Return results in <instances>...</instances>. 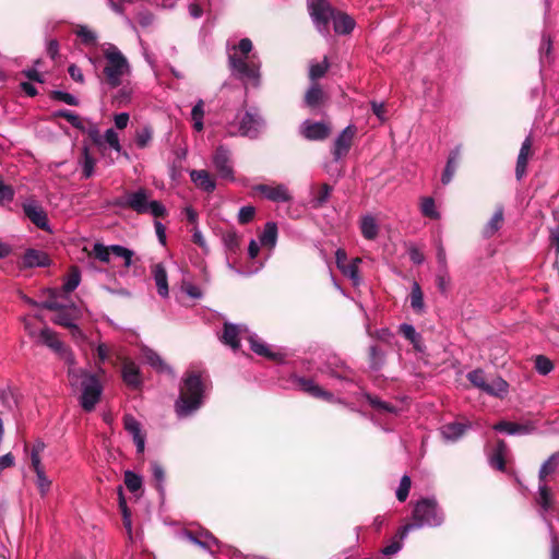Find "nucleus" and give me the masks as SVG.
Returning a JSON list of instances; mask_svg holds the SVG:
<instances>
[{"instance_id": "35", "label": "nucleus", "mask_w": 559, "mask_h": 559, "mask_svg": "<svg viewBox=\"0 0 559 559\" xmlns=\"http://www.w3.org/2000/svg\"><path fill=\"white\" fill-rule=\"evenodd\" d=\"M469 424H462V423H450L447 425H443L441 427V435L443 439L448 441H456L459 440L467 428H469Z\"/></svg>"}, {"instance_id": "11", "label": "nucleus", "mask_w": 559, "mask_h": 559, "mask_svg": "<svg viewBox=\"0 0 559 559\" xmlns=\"http://www.w3.org/2000/svg\"><path fill=\"white\" fill-rule=\"evenodd\" d=\"M289 381L294 389L307 393L312 397L322 399L329 402H332L334 400L333 393L325 391L310 378L301 377L298 374H292Z\"/></svg>"}, {"instance_id": "44", "label": "nucleus", "mask_w": 559, "mask_h": 559, "mask_svg": "<svg viewBox=\"0 0 559 559\" xmlns=\"http://www.w3.org/2000/svg\"><path fill=\"white\" fill-rule=\"evenodd\" d=\"M323 99V91L318 83H312L305 95L307 106L313 108L320 105Z\"/></svg>"}, {"instance_id": "21", "label": "nucleus", "mask_w": 559, "mask_h": 559, "mask_svg": "<svg viewBox=\"0 0 559 559\" xmlns=\"http://www.w3.org/2000/svg\"><path fill=\"white\" fill-rule=\"evenodd\" d=\"M493 429L498 432H504L511 436H524L533 432L535 427L532 424H518L501 420L493 425Z\"/></svg>"}, {"instance_id": "46", "label": "nucleus", "mask_w": 559, "mask_h": 559, "mask_svg": "<svg viewBox=\"0 0 559 559\" xmlns=\"http://www.w3.org/2000/svg\"><path fill=\"white\" fill-rule=\"evenodd\" d=\"M204 102L199 99L191 110V119L193 121V129L197 132H201L204 128Z\"/></svg>"}, {"instance_id": "25", "label": "nucleus", "mask_w": 559, "mask_h": 559, "mask_svg": "<svg viewBox=\"0 0 559 559\" xmlns=\"http://www.w3.org/2000/svg\"><path fill=\"white\" fill-rule=\"evenodd\" d=\"M243 332H248V329L245 325L225 323L221 340L224 344L230 346L233 349H237L239 347L238 337Z\"/></svg>"}, {"instance_id": "5", "label": "nucleus", "mask_w": 559, "mask_h": 559, "mask_svg": "<svg viewBox=\"0 0 559 559\" xmlns=\"http://www.w3.org/2000/svg\"><path fill=\"white\" fill-rule=\"evenodd\" d=\"M103 53L106 60L104 67L105 83L110 88L122 85L126 78L131 75V66L120 49L110 43L103 46Z\"/></svg>"}, {"instance_id": "26", "label": "nucleus", "mask_w": 559, "mask_h": 559, "mask_svg": "<svg viewBox=\"0 0 559 559\" xmlns=\"http://www.w3.org/2000/svg\"><path fill=\"white\" fill-rule=\"evenodd\" d=\"M152 275L160 297L166 298L169 295L168 276L163 263H156L152 266Z\"/></svg>"}, {"instance_id": "27", "label": "nucleus", "mask_w": 559, "mask_h": 559, "mask_svg": "<svg viewBox=\"0 0 559 559\" xmlns=\"http://www.w3.org/2000/svg\"><path fill=\"white\" fill-rule=\"evenodd\" d=\"M532 150V139L528 135L522 143L515 167V176L518 180H521L526 174V166L528 156Z\"/></svg>"}, {"instance_id": "33", "label": "nucleus", "mask_w": 559, "mask_h": 559, "mask_svg": "<svg viewBox=\"0 0 559 559\" xmlns=\"http://www.w3.org/2000/svg\"><path fill=\"white\" fill-rule=\"evenodd\" d=\"M503 213V206L500 205L496 209L493 215L483 228L484 238H491L502 227L504 221Z\"/></svg>"}, {"instance_id": "37", "label": "nucleus", "mask_w": 559, "mask_h": 559, "mask_svg": "<svg viewBox=\"0 0 559 559\" xmlns=\"http://www.w3.org/2000/svg\"><path fill=\"white\" fill-rule=\"evenodd\" d=\"M277 225L274 222H267L264 225V229L259 236V242L261 246L270 247L273 249L277 242Z\"/></svg>"}, {"instance_id": "52", "label": "nucleus", "mask_w": 559, "mask_h": 559, "mask_svg": "<svg viewBox=\"0 0 559 559\" xmlns=\"http://www.w3.org/2000/svg\"><path fill=\"white\" fill-rule=\"evenodd\" d=\"M81 282V275L80 272L74 269L72 272L68 275L66 282L63 283L61 290L64 294H70L73 290L78 288Z\"/></svg>"}, {"instance_id": "29", "label": "nucleus", "mask_w": 559, "mask_h": 559, "mask_svg": "<svg viewBox=\"0 0 559 559\" xmlns=\"http://www.w3.org/2000/svg\"><path fill=\"white\" fill-rule=\"evenodd\" d=\"M191 181L201 190L211 193L215 190L216 183L209 171L201 170H191L190 171Z\"/></svg>"}, {"instance_id": "39", "label": "nucleus", "mask_w": 559, "mask_h": 559, "mask_svg": "<svg viewBox=\"0 0 559 559\" xmlns=\"http://www.w3.org/2000/svg\"><path fill=\"white\" fill-rule=\"evenodd\" d=\"M362 396L368 401L369 405L374 411H377L379 414H384V413L397 414L399 413L397 407H395L394 405H392L388 402L380 400L378 396H374L370 393H362Z\"/></svg>"}, {"instance_id": "61", "label": "nucleus", "mask_w": 559, "mask_h": 559, "mask_svg": "<svg viewBox=\"0 0 559 559\" xmlns=\"http://www.w3.org/2000/svg\"><path fill=\"white\" fill-rule=\"evenodd\" d=\"M411 485H412L411 477L407 475H404L401 478L400 485L396 489V498L399 501L403 502L407 499L409 489H411Z\"/></svg>"}, {"instance_id": "64", "label": "nucleus", "mask_w": 559, "mask_h": 559, "mask_svg": "<svg viewBox=\"0 0 559 559\" xmlns=\"http://www.w3.org/2000/svg\"><path fill=\"white\" fill-rule=\"evenodd\" d=\"M88 128L85 127V131L88 138L93 141L95 145L98 147L103 146V135H100L99 129L96 123L87 120Z\"/></svg>"}, {"instance_id": "14", "label": "nucleus", "mask_w": 559, "mask_h": 559, "mask_svg": "<svg viewBox=\"0 0 559 559\" xmlns=\"http://www.w3.org/2000/svg\"><path fill=\"white\" fill-rule=\"evenodd\" d=\"M264 128V120L260 116L258 109L250 108L247 110L240 121V132L242 135L254 139Z\"/></svg>"}, {"instance_id": "1", "label": "nucleus", "mask_w": 559, "mask_h": 559, "mask_svg": "<svg viewBox=\"0 0 559 559\" xmlns=\"http://www.w3.org/2000/svg\"><path fill=\"white\" fill-rule=\"evenodd\" d=\"M206 385L203 372L188 370L182 378L179 396L175 402V412L178 418H187L193 415L204 403Z\"/></svg>"}, {"instance_id": "58", "label": "nucleus", "mask_w": 559, "mask_h": 559, "mask_svg": "<svg viewBox=\"0 0 559 559\" xmlns=\"http://www.w3.org/2000/svg\"><path fill=\"white\" fill-rule=\"evenodd\" d=\"M50 97L55 100L64 103L70 106H78L80 104L76 96L60 90L52 91Z\"/></svg>"}, {"instance_id": "13", "label": "nucleus", "mask_w": 559, "mask_h": 559, "mask_svg": "<svg viewBox=\"0 0 559 559\" xmlns=\"http://www.w3.org/2000/svg\"><path fill=\"white\" fill-rule=\"evenodd\" d=\"M39 338L43 344L51 348L61 358H63L69 367L75 365L73 353L64 346V344L58 338L57 334L52 330L48 328L43 329L39 333Z\"/></svg>"}, {"instance_id": "28", "label": "nucleus", "mask_w": 559, "mask_h": 559, "mask_svg": "<svg viewBox=\"0 0 559 559\" xmlns=\"http://www.w3.org/2000/svg\"><path fill=\"white\" fill-rule=\"evenodd\" d=\"M460 157H461V146L454 147L449 153L447 164H445L444 170L441 176V182L443 185H449L452 181L454 174L456 171L457 165H459Z\"/></svg>"}, {"instance_id": "4", "label": "nucleus", "mask_w": 559, "mask_h": 559, "mask_svg": "<svg viewBox=\"0 0 559 559\" xmlns=\"http://www.w3.org/2000/svg\"><path fill=\"white\" fill-rule=\"evenodd\" d=\"M412 523H407L399 528V536L405 539L409 532L423 527H439L445 521V514L436 497H425L419 499L412 512Z\"/></svg>"}, {"instance_id": "49", "label": "nucleus", "mask_w": 559, "mask_h": 559, "mask_svg": "<svg viewBox=\"0 0 559 559\" xmlns=\"http://www.w3.org/2000/svg\"><path fill=\"white\" fill-rule=\"evenodd\" d=\"M153 138V129L150 126L136 130L135 144L139 148H145L148 146Z\"/></svg>"}, {"instance_id": "6", "label": "nucleus", "mask_w": 559, "mask_h": 559, "mask_svg": "<svg viewBox=\"0 0 559 559\" xmlns=\"http://www.w3.org/2000/svg\"><path fill=\"white\" fill-rule=\"evenodd\" d=\"M115 204L130 209L138 214H150L155 218H163L168 214L166 206L160 201L151 200V192L145 188L126 193L122 198L117 199Z\"/></svg>"}, {"instance_id": "54", "label": "nucleus", "mask_w": 559, "mask_h": 559, "mask_svg": "<svg viewBox=\"0 0 559 559\" xmlns=\"http://www.w3.org/2000/svg\"><path fill=\"white\" fill-rule=\"evenodd\" d=\"M369 359L370 368L373 370H379L384 362V354L378 346L372 345L369 348Z\"/></svg>"}, {"instance_id": "53", "label": "nucleus", "mask_w": 559, "mask_h": 559, "mask_svg": "<svg viewBox=\"0 0 559 559\" xmlns=\"http://www.w3.org/2000/svg\"><path fill=\"white\" fill-rule=\"evenodd\" d=\"M110 250L112 255L124 260V266L129 267L131 265L134 254L132 250L120 245H111Z\"/></svg>"}, {"instance_id": "55", "label": "nucleus", "mask_w": 559, "mask_h": 559, "mask_svg": "<svg viewBox=\"0 0 559 559\" xmlns=\"http://www.w3.org/2000/svg\"><path fill=\"white\" fill-rule=\"evenodd\" d=\"M62 292L53 290L50 293L49 297L41 302V307L48 310H59L61 308H64L67 304L59 300L60 295Z\"/></svg>"}, {"instance_id": "60", "label": "nucleus", "mask_w": 559, "mask_h": 559, "mask_svg": "<svg viewBox=\"0 0 559 559\" xmlns=\"http://www.w3.org/2000/svg\"><path fill=\"white\" fill-rule=\"evenodd\" d=\"M36 474V486L44 497L46 496L51 487V480L46 476L45 471H38Z\"/></svg>"}, {"instance_id": "50", "label": "nucleus", "mask_w": 559, "mask_h": 559, "mask_svg": "<svg viewBox=\"0 0 559 559\" xmlns=\"http://www.w3.org/2000/svg\"><path fill=\"white\" fill-rule=\"evenodd\" d=\"M467 380L477 389L480 391L484 390L485 385L487 384V377L483 369H475L469 371L466 374Z\"/></svg>"}, {"instance_id": "22", "label": "nucleus", "mask_w": 559, "mask_h": 559, "mask_svg": "<svg viewBox=\"0 0 559 559\" xmlns=\"http://www.w3.org/2000/svg\"><path fill=\"white\" fill-rule=\"evenodd\" d=\"M79 314L80 311L75 305H66L64 308L57 310V313L52 321L58 325L70 328L73 326L75 321L79 319Z\"/></svg>"}, {"instance_id": "45", "label": "nucleus", "mask_w": 559, "mask_h": 559, "mask_svg": "<svg viewBox=\"0 0 559 559\" xmlns=\"http://www.w3.org/2000/svg\"><path fill=\"white\" fill-rule=\"evenodd\" d=\"M223 243L229 253H236L241 243L240 235L235 230H228L223 235Z\"/></svg>"}, {"instance_id": "63", "label": "nucleus", "mask_w": 559, "mask_h": 559, "mask_svg": "<svg viewBox=\"0 0 559 559\" xmlns=\"http://www.w3.org/2000/svg\"><path fill=\"white\" fill-rule=\"evenodd\" d=\"M132 96V90L128 86H122L117 94L114 96V103L118 106H126L130 103Z\"/></svg>"}, {"instance_id": "16", "label": "nucleus", "mask_w": 559, "mask_h": 559, "mask_svg": "<svg viewBox=\"0 0 559 559\" xmlns=\"http://www.w3.org/2000/svg\"><path fill=\"white\" fill-rule=\"evenodd\" d=\"M183 536L190 540L191 543L198 545L199 547L213 552V547H217L219 551H223V545L218 542L216 537H214L210 532L207 531H201V532H192V531H186L183 533Z\"/></svg>"}, {"instance_id": "40", "label": "nucleus", "mask_w": 559, "mask_h": 559, "mask_svg": "<svg viewBox=\"0 0 559 559\" xmlns=\"http://www.w3.org/2000/svg\"><path fill=\"white\" fill-rule=\"evenodd\" d=\"M409 301L412 309L420 314L425 312V302H424V294L420 288V285L417 282H414L412 285V290L409 295Z\"/></svg>"}, {"instance_id": "24", "label": "nucleus", "mask_w": 559, "mask_h": 559, "mask_svg": "<svg viewBox=\"0 0 559 559\" xmlns=\"http://www.w3.org/2000/svg\"><path fill=\"white\" fill-rule=\"evenodd\" d=\"M248 342L250 344V348L253 353L259 356L265 357L271 360H280L282 355L280 353L273 352L265 342H263L257 334H250L248 336Z\"/></svg>"}, {"instance_id": "9", "label": "nucleus", "mask_w": 559, "mask_h": 559, "mask_svg": "<svg viewBox=\"0 0 559 559\" xmlns=\"http://www.w3.org/2000/svg\"><path fill=\"white\" fill-rule=\"evenodd\" d=\"M308 10L316 28L321 34H329V24L335 13L326 0H308Z\"/></svg>"}, {"instance_id": "51", "label": "nucleus", "mask_w": 559, "mask_h": 559, "mask_svg": "<svg viewBox=\"0 0 559 559\" xmlns=\"http://www.w3.org/2000/svg\"><path fill=\"white\" fill-rule=\"evenodd\" d=\"M76 36L84 45H95L97 35L85 25H79L75 29Z\"/></svg>"}, {"instance_id": "41", "label": "nucleus", "mask_w": 559, "mask_h": 559, "mask_svg": "<svg viewBox=\"0 0 559 559\" xmlns=\"http://www.w3.org/2000/svg\"><path fill=\"white\" fill-rule=\"evenodd\" d=\"M360 230L366 239L373 240L379 231L376 218L371 215L364 216L360 222Z\"/></svg>"}, {"instance_id": "15", "label": "nucleus", "mask_w": 559, "mask_h": 559, "mask_svg": "<svg viewBox=\"0 0 559 559\" xmlns=\"http://www.w3.org/2000/svg\"><path fill=\"white\" fill-rule=\"evenodd\" d=\"M355 132L356 128L353 124H349L337 135L332 148V154L335 162L341 160L348 154Z\"/></svg>"}, {"instance_id": "59", "label": "nucleus", "mask_w": 559, "mask_h": 559, "mask_svg": "<svg viewBox=\"0 0 559 559\" xmlns=\"http://www.w3.org/2000/svg\"><path fill=\"white\" fill-rule=\"evenodd\" d=\"M403 540L404 539L400 538L399 532H397L395 538L392 539L389 545H386L384 548H382L381 554L386 557L396 555L403 548Z\"/></svg>"}, {"instance_id": "34", "label": "nucleus", "mask_w": 559, "mask_h": 559, "mask_svg": "<svg viewBox=\"0 0 559 559\" xmlns=\"http://www.w3.org/2000/svg\"><path fill=\"white\" fill-rule=\"evenodd\" d=\"M509 389V384L501 377H493L490 381H487L483 392L490 396L495 397H503L507 395Z\"/></svg>"}, {"instance_id": "18", "label": "nucleus", "mask_w": 559, "mask_h": 559, "mask_svg": "<svg viewBox=\"0 0 559 559\" xmlns=\"http://www.w3.org/2000/svg\"><path fill=\"white\" fill-rule=\"evenodd\" d=\"M330 127L324 122H313L306 120L300 127V132L304 138L311 141L324 140L330 134Z\"/></svg>"}, {"instance_id": "43", "label": "nucleus", "mask_w": 559, "mask_h": 559, "mask_svg": "<svg viewBox=\"0 0 559 559\" xmlns=\"http://www.w3.org/2000/svg\"><path fill=\"white\" fill-rule=\"evenodd\" d=\"M53 117L64 118L75 129H78L82 132L85 131L84 120L79 115H76L75 112H73L71 110H68V109L56 110L53 112Z\"/></svg>"}, {"instance_id": "17", "label": "nucleus", "mask_w": 559, "mask_h": 559, "mask_svg": "<svg viewBox=\"0 0 559 559\" xmlns=\"http://www.w3.org/2000/svg\"><path fill=\"white\" fill-rule=\"evenodd\" d=\"M254 191L261 193L266 200L272 202L283 203L292 199L288 189L282 183L277 186L258 185L254 187Z\"/></svg>"}, {"instance_id": "30", "label": "nucleus", "mask_w": 559, "mask_h": 559, "mask_svg": "<svg viewBox=\"0 0 559 559\" xmlns=\"http://www.w3.org/2000/svg\"><path fill=\"white\" fill-rule=\"evenodd\" d=\"M142 353L146 364H148L157 372H167L169 374H174L173 368L168 366L156 352L145 347L143 348Z\"/></svg>"}, {"instance_id": "19", "label": "nucleus", "mask_w": 559, "mask_h": 559, "mask_svg": "<svg viewBox=\"0 0 559 559\" xmlns=\"http://www.w3.org/2000/svg\"><path fill=\"white\" fill-rule=\"evenodd\" d=\"M124 429L132 436L136 445V452L143 453L145 448V435L142 433V427L132 415H126L123 418Z\"/></svg>"}, {"instance_id": "56", "label": "nucleus", "mask_w": 559, "mask_h": 559, "mask_svg": "<svg viewBox=\"0 0 559 559\" xmlns=\"http://www.w3.org/2000/svg\"><path fill=\"white\" fill-rule=\"evenodd\" d=\"M124 484L131 492H136L142 487V477L132 471L124 473Z\"/></svg>"}, {"instance_id": "7", "label": "nucleus", "mask_w": 559, "mask_h": 559, "mask_svg": "<svg viewBox=\"0 0 559 559\" xmlns=\"http://www.w3.org/2000/svg\"><path fill=\"white\" fill-rule=\"evenodd\" d=\"M239 51L243 57L229 55L228 62L233 72L246 83L253 87L260 86V63L254 60H248V53L252 50V41L249 38L240 39L238 44Z\"/></svg>"}, {"instance_id": "8", "label": "nucleus", "mask_w": 559, "mask_h": 559, "mask_svg": "<svg viewBox=\"0 0 559 559\" xmlns=\"http://www.w3.org/2000/svg\"><path fill=\"white\" fill-rule=\"evenodd\" d=\"M321 372L340 382L341 390L343 391H347L349 386L356 383L354 370L335 357L321 368Z\"/></svg>"}, {"instance_id": "57", "label": "nucleus", "mask_w": 559, "mask_h": 559, "mask_svg": "<svg viewBox=\"0 0 559 559\" xmlns=\"http://www.w3.org/2000/svg\"><path fill=\"white\" fill-rule=\"evenodd\" d=\"M329 67L330 64L326 57L321 62L311 64L309 70L310 80L316 81L322 78L326 73Z\"/></svg>"}, {"instance_id": "3", "label": "nucleus", "mask_w": 559, "mask_h": 559, "mask_svg": "<svg viewBox=\"0 0 559 559\" xmlns=\"http://www.w3.org/2000/svg\"><path fill=\"white\" fill-rule=\"evenodd\" d=\"M559 466V451L552 453L540 466L538 478V497L537 502L540 507V515L546 522L550 535V559H559V535L555 533L554 526L547 520L546 513L551 509L552 497L546 485V477L554 473Z\"/></svg>"}, {"instance_id": "10", "label": "nucleus", "mask_w": 559, "mask_h": 559, "mask_svg": "<svg viewBox=\"0 0 559 559\" xmlns=\"http://www.w3.org/2000/svg\"><path fill=\"white\" fill-rule=\"evenodd\" d=\"M212 164L219 178L235 180L231 153L228 147L218 145L213 153Z\"/></svg>"}, {"instance_id": "36", "label": "nucleus", "mask_w": 559, "mask_h": 559, "mask_svg": "<svg viewBox=\"0 0 559 559\" xmlns=\"http://www.w3.org/2000/svg\"><path fill=\"white\" fill-rule=\"evenodd\" d=\"M507 452V444L504 441L500 440L497 442L495 449L489 454V464L491 467L498 469V471H504L506 468V456Z\"/></svg>"}, {"instance_id": "48", "label": "nucleus", "mask_w": 559, "mask_h": 559, "mask_svg": "<svg viewBox=\"0 0 559 559\" xmlns=\"http://www.w3.org/2000/svg\"><path fill=\"white\" fill-rule=\"evenodd\" d=\"M420 212L426 217L432 219L440 218V213L437 211L435 200L431 197H426L421 199Z\"/></svg>"}, {"instance_id": "2", "label": "nucleus", "mask_w": 559, "mask_h": 559, "mask_svg": "<svg viewBox=\"0 0 559 559\" xmlns=\"http://www.w3.org/2000/svg\"><path fill=\"white\" fill-rule=\"evenodd\" d=\"M68 378L73 392L79 393L78 400L82 409L86 413L93 412L103 394V385L98 377L73 365L68 369Z\"/></svg>"}, {"instance_id": "42", "label": "nucleus", "mask_w": 559, "mask_h": 559, "mask_svg": "<svg viewBox=\"0 0 559 559\" xmlns=\"http://www.w3.org/2000/svg\"><path fill=\"white\" fill-rule=\"evenodd\" d=\"M359 263H361V259L355 258L341 269V272L352 281L354 286H358L361 282L358 269Z\"/></svg>"}, {"instance_id": "38", "label": "nucleus", "mask_w": 559, "mask_h": 559, "mask_svg": "<svg viewBox=\"0 0 559 559\" xmlns=\"http://www.w3.org/2000/svg\"><path fill=\"white\" fill-rule=\"evenodd\" d=\"M23 262L28 267L46 266L49 264V258L39 250L28 249L24 254Z\"/></svg>"}, {"instance_id": "47", "label": "nucleus", "mask_w": 559, "mask_h": 559, "mask_svg": "<svg viewBox=\"0 0 559 559\" xmlns=\"http://www.w3.org/2000/svg\"><path fill=\"white\" fill-rule=\"evenodd\" d=\"M82 155H83L82 177L84 179H88L94 175V168H95L96 160L90 154V151L86 146L83 147Z\"/></svg>"}, {"instance_id": "32", "label": "nucleus", "mask_w": 559, "mask_h": 559, "mask_svg": "<svg viewBox=\"0 0 559 559\" xmlns=\"http://www.w3.org/2000/svg\"><path fill=\"white\" fill-rule=\"evenodd\" d=\"M399 331L407 341L411 342L416 352L423 353L425 350L423 337L412 324L402 323L399 326Z\"/></svg>"}, {"instance_id": "12", "label": "nucleus", "mask_w": 559, "mask_h": 559, "mask_svg": "<svg viewBox=\"0 0 559 559\" xmlns=\"http://www.w3.org/2000/svg\"><path fill=\"white\" fill-rule=\"evenodd\" d=\"M24 215L38 228L45 231H51L47 213L41 204L34 198H27L22 203Z\"/></svg>"}, {"instance_id": "20", "label": "nucleus", "mask_w": 559, "mask_h": 559, "mask_svg": "<svg viewBox=\"0 0 559 559\" xmlns=\"http://www.w3.org/2000/svg\"><path fill=\"white\" fill-rule=\"evenodd\" d=\"M332 191L333 187L328 183L311 186L309 201L310 206L314 210L323 207L328 203Z\"/></svg>"}, {"instance_id": "31", "label": "nucleus", "mask_w": 559, "mask_h": 559, "mask_svg": "<svg viewBox=\"0 0 559 559\" xmlns=\"http://www.w3.org/2000/svg\"><path fill=\"white\" fill-rule=\"evenodd\" d=\"M334 32L340 35L349 34L355 27V21L346 13L335 12L333 15Z\"/></svg>"}, {"instance_id": "62", "label": "nucleus", "mask_w": 559, "mask_h": 559, "mask_svg": "<svg viewBox=\"0 0 559 559\" xmlns=\"http://www.w3.org/2000/svg\"><path fill=\"white\" fill-rule=\"evenodd\" d=\"M104 143H107L111 148H114L118 153L121 151L119 136L117 132L111 128L105 131V134L103 135V144Z\"/></svg>"}, {"instance_id": "23", "label": "nucleus", "mask_w": 559, "mask_h": 559, "mask_svg": "<svg viewBox=\"0 0 559 559\" xmlns=\"http://www.w3.org/2000/svg\"><path fill=\"white\" fill-rule=\"evenodd\" d=\"M122 380L131 389H140L143 379L139 367L133 361H127L122 367Z\"/></svg>"}]
</instances>
